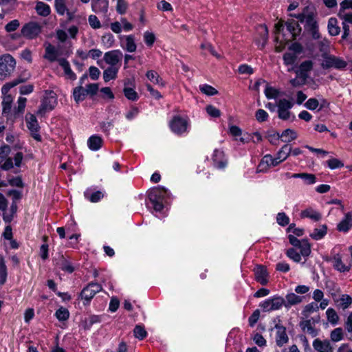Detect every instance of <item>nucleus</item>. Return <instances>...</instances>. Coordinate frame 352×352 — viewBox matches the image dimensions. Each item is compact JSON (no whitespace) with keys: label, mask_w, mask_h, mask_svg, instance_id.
<instances>
[{"label":"nucleus","mask_w":352,"mask_h":352,"mask_svg":"<svg viewBox=\"0 0 352 352\" xmlns=\"http://www.w3.org/2000/svg\"><path fill=\"white\" fill-rule=\"evenodd\" d=\"M291 16L296 17L301 23H304L305 30L309 33L314 39H318L320 37L316 19V14L313 8L307 6L298 14Z\"/></svg>","instance_id":"nucleus-1"},{"label":"nucleus","mask_w":352,"mask_h":352,"mask_svg":"<svg viewBox=\"0 0 352 352\" xmlns=\"http://www.w3.org/2000/svg\"><path fill=\"white\" fill-rule=\"evenodd\" d=\"M16 67V60L9 54L0 56V79L4 80L10 76Z\"/></svg>","instance_id":"nucleus-2"},{"label":"nucleus","mask_w":352,"mask_h":352,"mask_svg":"<svg viewBox=\"0 0 352 352\" xmlns=\"http://www.w3.org/2000/svg\"><path fill=\"white\" fill-rule=\"evenodd\" d=\"M324 60L321 63L323 69L334 67L336 69H343L347 65L346 62L343 59L333 55H328L326 53L322 55Z\"/></svg>","instance_id":"nucleus-3"},{"label":"nucleus","mask_w":352,"mask_h":352,"mask_svg":"<svg viewBox=\"0 0 352 352\" xmlns=\"http://www.w3.org/2000/svg\"><path fill=\"white\" fill-rule=\"evenodd\" d=\"M41 25L36 22H30L25 24L21 28V32L23 37L28 39L36 38L41 32Z\"/></svg>","instance_id":"nucleus-4"},{"label":"nucleus","mask_w":352,"mask_h":352,"mask_svg":"<svg viewBox=\"0 0 352 352\" xmlns=\"http://www.w3.org/2000/svg\"><path fill=\"white\" fill-rule=\"evenodd\" d=\"M293 103L287 99H280L277 101L278 117L283 120H287L290 118L292 113L290 109Z\"/></svg>","instance_id":"nucleus-5"},{"label":"nucleus","mask_w":352,"mask_h":352,"mask_svg":"<svg viewBox=\"0 0 352 352\" xmlns=\"http://www.w3.org/2000/svg\"><path fill=\"white\" fill-rule=\"evenodd\" d=\"M56 98L53 92H50L48 96L43 98L41 104L37 111V114L44 115L47 111H52L56 105Z\"/></svg>","instance_id":"nucleus-6"},{"label":"nucleus","mask_w":352,"mask_h":352,"mask_svg":"<svg viewBox=\"0 0 352 352\" xmlns=\"http://www.w3.org/2000/svg\"><path fill=\"white\" fill-rule=\"evenodd\" d=\"M25 120L27 127L31 133V135L37 141H41V136L38 133L40 126L34 115L31 113L26 114Z\"/></svg>","instance_id":"nucleus-7"},{"label":"nucleus","mask_w":352,"mask_h":352,"mask_svg":"<svg viewBox=\"0 0 352 352\" xmlns=\"http://www.w3.org/2000/svg\"><path fill=\"white\" fill-rule=\"evenodd\" d=\"M319 320V316L306 319L300 321L299 326L302 331L311 335L312 337H316L318 333V331L315 328V324L318 322Z\"/></svg>","instance_id":"nucleus-8"},{"label":"nucleus","mask_w":352,"mask_h":352,"mask_svg":"<svg viewBox=\"0 0 352 352\" xmlns=\"http://www.w3.org/2000/svg\"><path fill=\"white\" fill-rule=\"evenodd\" d=\"M169 125L173 132L180 135L186 131L188 122L182 117L175 116L170 122Z\"/></svg>","instance_id":"nucleus-9"},{"label":"nucleus","mask_w":352,"mask_h":352,"mask_svg":"<svg viewBox=\"0 0 352 352\" xmlns=\"http://www.w3.org/2000/svg\"><path fill=\"white\" fill-rule=\"evenodd\" d=\"M102 290V286L97 283H90L80 293V296L89 302L98 292Z\"/></svg>","instance_id":"nucleus-10"},{"label":"nucleus","mask_w":352,"mask_h":352,"mask_svg":"<svg viewBox=\"0 0 352 352\" xmlns=\"http://www.w3.org/2000/svg\"><path fill=\"white\" fill-rule=\"evenodd\" d=\"M280 162H281L279 159H277V157L276 158H273L272 155H266L262 158L258 164V172L266 171L270 166H276Z\"/></svg>","instance_id":"nucleus-11"},{"label":"nucleus","mask_w":352,"mask_h":352,"mask_svg":"<svg viewBox=\"0 0 352 352\" xmlns=\"http://www.w3.org/2000/svg\"><path fill=\"white\" fill-rule=\"evenodd\" d=\"M122 58V53L120 50H113L106 52L104 55V61L110 67L118 66Z\"/></svg>","instance_id":"nucleus-12"},{"label":"nucleus","mask_w":352,"mask_h":352,"mask_svg":"<svg viewBox=\"0 0 352 352\" xmlns=\"http://www.w3.org/2000/svg\"><path fill=\"white\" fill-rule=\"evenodd\" d=\"M287 30L291 34V38L289 40H295L301 33L302 29L298 24V21L293 19H288L285 23Z\"/></svg>","instance_id":"nucleus-13"},{"label":"nucleus","mask_w":352,"mask_h":352,"mask_svg":"<svg viewBox=\"0 0 352 352\" xmlns=\"http://www.w3.org/2000/svg\"><path fill=\"white\" fill-rule=\"evenodd\" d=\"M275 328L277 330L276 334V343L279 347L283 346L289 341L288 336L286 333V328L280 324H276Z\"/></svg>","instance_id":"nucleus-14"},{"label":"nucleus","mask_w":352,"mask_h":352,"mask_svg":"<svg viewBox=\"0 0 352 352\" xmlns=\"http://www.w3.org/2000/svg\"><path fill=\"white\" fill-rule=\"evenodd\" d=\"M313 347L317 352H333V348L328 340L316 338L313 342Z\"/></svg>","instance_id":"nucleus-15"},{"label":"nucleus","mask_w":352,"mask_h":352,"mask_svg":"<svg viewBox=\"0 0 352 352\" xmlns=\"http://www.w3.org/2000/svg\"><path fill=\"white\" fill-rule=\"evenodd\" d=\"M212 160L214 166L218 168H224L228 163L227 160L225 158L224 152L219 149L214 150L212 155Z\"/></svg>","instance_id":"nucleus-16"},{"label":"nucleus","mask_w":352,"mask_h":352,"mask_svg":"<svg viewBox=\"0 0 352 352\" xmlns=\"http://www.w3.org/2000/svg\"><path fill=\"white\" fill-rule=\"evenodd\" d=\"M166 190L164 187H155L152 188L148 192V199L151 202H156L157 201H162Z\"/></svg>","instance_id":"nucleus-17"},{"label":"nucleus","mask_w":352,"mask_h":352,"mask_svg":"<svg viewBox=\"0 0 352 352\" xmlns=\"http://www.w3.org/2000/svg\"><path fill=\"white\" fill-rule=\"evenodd\" d=\"M45 54L43 58L51 63L58 61L59 59L58 58L59 53L56 48L50 43L45 44Z\"/></svg>","instance_id":"nucleus-18"},{"label":"nucleus","mask_w":352,"mask_h":352,"mask_svg":"<svg viewBox=\"0 0 352 352\" xmlns=\"http://www.w3.org/2000/svg\"><path fill=\"white\" fill-rule=\"evenodd\" d=\"M256 280L263 285H265L267 282V272L265 267L259 265L257 266L254 270Z\"/></svg>","instance_id":"nucleus-19"},{"label":"nucleus","mask_w":352,"mask_h":352,"mask_svg":"<svg viewBox=\"0 0 352 352\" xmlns=\"http://www.w3.org/2000/svg\"><path fill=\"white\" fill-rule=\"evenodd\" d=\"M352 226V212H348L345 218L338 225V230L340 232H347Z\"/></svg>","instance_id":"nucleus-20"},{"label":"nucleus","mask_w":352,"mask_h":352,"mask_svg":"<svg viewBox=\"0 0 352 352\" xmlns=\"http://www.w3.org/2000/svg\"><path fill=\"white\" fill-rule=\"evenodd\" d=\"M58 62L60 66H61L64 69L65 75L69 79L75 80L76 78V74L71 69L69 62L63 58L58 59Z\"/></svg>","instance_id":"nucleus-21"},{"label":"nucleus","mask_w":352,"mask_h":352,"mask_svg":"<svg viewBox=\"0 0 352 352\" xmlns=\"http://www.w3.org/2000/svg\"><path fill=\"white\" fill-rule=\"evenodd\" d=\"M119 69V66L109 67L103 72V78L105 82L116 79Z\"/></svg>","instance_id":"nucleus-22"},{"label":"nucleus","mask_w":352,"mask_h":352,"mask_svg":"<svg viewBox=\"0 0 352 352\" xmlns=\"http://www.w3.org/2000/svg\"><path fill=\"white\" fill-rule=\"evenodd\" d=\"M302 297L299 296L294 293L288 294L285 296L286 300H285V307H289L292 305L299 304L302 302Z\"/></svg>","instance_id":"nucleus-23"},{"label":"nucleus","mask_w":352,"mask_h":352,"mask_svg":"<svg viewBox=\"0 0 352 352\" xmlns=\"http://www.w3.org/2000/svg\"><path fill=\"white\" fill-rule=\"evenodd\" d=\"M35 10L37 14L42 16H47L51 13L50 6L42 1H38L36 3Z\"/></svg>","instance_id":"nucleus-24"},{"label":"nucleus","mask_w":352,"mask_h":352,"mask_svg":"<svg viewBox=\"0 0 352 352\" xmlns=\"http://www.w3.org/2000/svg\"><path fill=\"white\" fill-rule=\"evenodd\" d=\"M17 205L12 202L8 211H3V219L6 223H10L16 213Z\"/></svg>","instance_id":"nucleus-25"},{"label":"nucleus","mask_w":352,"mask_h":352,"mask_svg":"<svg viewBox=\"0 0 352 352\" xmlns=\"http://www.w3.org/2000/svg\"><path fill=\"white\" fill-rule=\"evenodd\" d=\"M276 136L277 138L280 137L278 133L276 134ZM280 138H282L283 142H290L297 138V134L295 131L287 129L283 131Z\"/></svg>","instance_id":"nucleus-26"},{"label":"nucleus","mask_w":352,"mask_h":352,"mask_svg":"<svg viewBox=\"0 0 352 352\" xmlns=\"http://www.w3.org/2000/svg\"><path fill=\"white\" fill-rule=\"evenodd\" d=\"M300 216L302 218H309L315 221H318L321 219L320 213L312 208H307L302 210L300 213Z\"/></svg>","instance_id":"nucleus-27"},{"label":"nucleus","mask_w":352,"mask_h":352,"mask_svg":"<svg viewBox=\"0 0 352 352\" xmlns=\"http://www.w3.org/2000/svg\"><path fill=\"white\" fill-rule=\"evenodd\" d=\"M73 96L74 100L78 103L85 99L87 92H86L85 88L80 85L74 89Z\"/></svg>","instance_id":"nucleus-28"},{"label":"nucleus","mask_w":352,"mask_h":352,"mask_svg":"<svg viewBox=\"0 0 352 352\" xmlns=\"http://www.w3.org/2000/svg\"><path fill=\"white\" fill-rule=\"evenodd\" d=\"M87 144L91 150L97 151L102 146V140L99 136L92 135L89 138Z\"/></svg>","instance_id":"nucleus-29"},{"label":"nucleus","mask_w":352,"mask_h":352,"mask_svg":"<svg viewBox=\"0 0 352 352\" xmlns=\"http://www.w3.org/2000/svg\"><path fill=\"white\" fill-rule=\"evenodd\" d=\"M328 30L329 34L332 36H336L340 34V28L338 26V20L336 18L331 17L329 19Z\"/></svg>","instance_id":"nucleus-30"},{"label":"nucleus","mask_w":352,"mask_h":352,"mask_svg":"<svg viewBox=\"0 0 352 352\" xmlns=\"http://www.w3.org/2000/svg\"><path fill=\"white\" fill-rule=\"evenodd\" d=\"M327 227L326 225H322L318 228H315L310 236L314 240H320L322 239L327 234Z\"/></svg>","instance_id":"nucleus-31"},{"label":"nucleus","mask_w":352,"mask_h":352,"mask_svg":"<svg viewBox=\"0 0 352 352\" xmlns=\"http://www.w3.org/2000/svg\"><path fill=\"white\" fill-rule=\"evenodd\" d=\"M3 94L4 95L2 101L3 113H8L11 110L12 97L10 94H7V93Z\"/></svg>","instance_id":"nucleus-32"},{"label":"nucleus","mask_w":352,"mask_h":352,"mask_svg":"<svg viewBox=\"0 0 352 352\" xmlns=\"http://www.w3.org/2000/svg\"><path fill=\"white\" fill-rule=\"evenodd\" d=\"M333 267L340 272H349L351 269L350 265H344L338 256L333 258Z\"/></svg>","instance_id":"nucleus-33"},{"label":"nucleus","mask_w":352,"mask_h":352,"mask_svg":"<svg viewBox=\"0 0 352 352\" xmlns=\"http://www.w3.org/2000/svg\"><path fill=\"white\" fill-rule=\"evenodd\" d=\"M292 147L288 144H285L277 153V159L280 162L285 160L291 154Z\"/></svg>","instance_id":"nucleus-34"},{"label":"nucleus","mask_w":352,"mask_h":352,"mask_svg":"<svg viewBox=\"0 0 352 352\" xmlns=\"http://www.w3.org/2000/svg\"><path fill=\"white\" fill-rule=\"evenodd\" d=\"M313 67V62L311 60H305L302 62L299 67L300 75L302 77L307 76V72L311 71Z\"/></svg>","instance_id":"nucleus-35"},{"label":"nucleus","mask_w":352,"mask_h":352,"mask_svg":"<svg viewBox=\"0 0 352 352\" xmlns=\"http://www.w3.org/2000/svg\"><path fill=\"white\" fill-rule=\"evenodd\" d=\"M124 48L129 52H135L137 46L135 43V38L133 35L126 36V45Z\"/></svg>","instance_id":"nucleus-36"},{"label":"nucleus","mask_w":352,"mask_h":352,"mask_svg":"<svg viewBox=\"0 0 352 352\" xmlns=\"http://www.w3.org/2000/svg\"><path fill=\"white\" fill-rule=\"evenodd\" d=\"M123 92L128 100L136 101L138 99V93L131 87H124Z\"/></svg>","instance_id":"nucleus-37"},{"label":"nucleus","mask_w":352,"mask_h":352,"mask_svg":"<svg viewBox=\"0 0 352 352\" xmlns=\"http://www.w3.org/2000/svg\"><path fill=\"white\" fill-rule=\"evenodd\" d=\"M54 7L56 12L59 15H64L66 11H67L65 0H55Z\"/></svg>","instance_id":"nucleus-38"},{"label":"nucleus","mask_w":352,"mask_h":352,"mask_svg":"<svg viewBox=\"0 0 352 352\" xmlns=\"http://www.w3.org/2000/svg\"><path fill=\"white\" fill-rule=\"evenodd\" d=\"M318 309H319V307L316 303L311 302V303L307 305L305 307V308L302 312V314L304 316L305 318H307L311 313H313L314 311H317L318 310Z\"/></svg>","instance_id":"nucleus-39"},{"label":"nucleus","mask_w":352,"mask_h":352,"mask_svg":"<svg viewBox=\"0 0 352 352\" xmlns=\"http://www.w3.org/2000/svg\"><path fill=\"white\" fill-rule=\"evenodd\" d=\"M7 267L3 258H0V285L5 284L7 278Z\"/></svg>","instance_id":"nucleus-40"},{"label":"nucleus","mask_w":352,"mask_h":352,"mask_svg":"<svg viewBox=\"0 0 352 352\" xmlns=\"http://www.w3.org/2000/svg\"><path fill=\"white\" fill-rule=\"evenodd\" d=\"M298 248L300 249V254L303 256H308L311 253L310 244L306 239L302 240L300 245Z\"/></svg>","instance_id":"nucleus-41"},{"label":"nucleus","mask_w":352,"mask_h":352,"mask_svg":"<svg viewBox=\"0 0 352 352\" xmlns=\"http://www.w3.org/2000/svg\"><path fill=\"white\" fill-rule=\"evenodd\" d=\"M270 301L273 310L279 309L283 305H285V299L280 296H275L270 299Z\"/></svg>","instance_id":"nucleus-42"},{"label":"nucleus","mask_w":352,"mask_h":352,"mask_svg":"<svg viewBox=\"0 0 352 352\" xmlns=\"http://www.w3.org/2000/svg\"><path fill=\"white\" fill-rule=\"evenodd\" d=\"M339 306L343 309H346L349 307V305L352 303V298L350 296L347 294H343L341 296L340 300H339Z\"/></svg>","instance_id":"nucleus-43"},{"label":"nucleus","mask_w":352,"mask_h":352,"mask_svg":"<svg viewBox=\"0 0 352 352\" xmlns=\"http://www.w3.org/2000/svg\"><path fill=\"white\" fill-rule=\"evenodd\" d=\"M55 315L58 320L65 321L69 318V313L67 309L60 307L56 311Z\"/></svg>","instance_id":"nucleus-44"},{"label":"nucleus","mask_w":352,"mask_h":352,"mask_svg":"<svg viewBox=\"0 0 352 352\" xmlns=\"http://www.w3.org/2000/svg\"><path fill=\"white\" fill-rule=\"evenodd\" d=\"M200 91L208 96H214L218 94V91L209 85H203L199 87Z\"/></svg>","instance_id":"nucleus-45"},{"label":"nucleus","mask_w":352,"mask_h":352,"mask_svg":"<svg viewBox=\"0 0 352 352\" xmlns=\"http://www.w3.org/2000/svg\"><path fill=\"white\" fill-rule=\"evenodd\" d=\"M326 314H327L328 320L331 324H337V322L339 320V317L333 309L329 308L327 310Z\"/></svg>","instance_id":"nucleus-46"},{"label":"nucleus","mask_w":352,"mask_h":352,"mask_svg":"<svg viewBox=\"0 0 352 352\" xmlns=\"http://www.w3.org/2000/svg\"><path fill=\"white\" fill-rule=\"evenodd\" d=\"M331 339L333 342H338L343 339V331L342 328H336L333 330L330 335Z\"/></svg>","instance_id":"nucleus-47"},{"label":"nucleus","mask_w":352,"mask_h":352,"mask_svg":"<svg viewBox=\"0 0 352 352\" xmlns=\"http://www.w3.org/2000/svg\"><path fill=\"white\" fill-rule=\"evenodd\" d=\"M278 94H279V92L277 89H276L275 88H274L272 87L269 86L268 84L267 83V86L265 89V96L268 99L277 98L278 96Z\"/></svg>","instance_id":"nucleus-48"},{"label":"nucleus","mask_w":352,"mask_h":352,"mask_svg":"<svg viewBox=\"0 0 352 352\" xmlns=\"http://www.w3.org/2000/svg\"><path fill=\"white\" fill-rule=\"evenodd\" d=\"M134 336L139 340H143L146 336V331L144 328L140 325H137L133 330Z\"/></svg>","instance_id":"nucleus-49"},{"label":"nucleus","mask_w":352,"mask_h":352,"mask_svg":"<svg viewBox=\"0 0 352 352\" xmlns=\"http://www.w3.org/2000/svg\"><path fill=\"white\" fill-rule=\"evenodd\" d=\"M276 221L277 223L281 226H285L289 223V219L285 212L278 213Z\"/></svg>","instance_id":"nucleus-50"},{"label":"nucleus","mask_w":352,"mask_h":352,"mask_svg":"<svg viewBox=\"0 0 352 352\" xmlns=\"http://www.w3.org/2000/svg\"><path fill=\"white\" fill-rule=\"evenodd\" d=\"M297 59V56L295 54L287 52L283 55L284 63L287 65H293Z\"/></svg>","instance_id":"nucleus-51"},{"label":"nucleus","mask_w":352,"mask_h":352,"mask_svg":"<svg viewBox=\"0 0 352 352\" xmlns=\"http://www.w3.org/2000/svg\"><path fill=\"white\" fill-rule=\"evenodd\" d=\"M128 8V3L125 0H118L116 6V11L120 14H124L126 13Z\"/></svg>","instance_id":"nucleus-52"},{"label":"nucleus","mask_w":352,"mask_h":352,"mask_svg":"<svg viewBox=\"0 0 352 352\" xmlns=\"http://www.w3.org/2000/svg\"><path fill=\"white\" fill-rule=\"evenodd\" d=\"M144 40L148 46L151 47L155 43V36L153 33L146 31L144 34Z\"/></svg>","instance_id":"nucleus-53"},{"label":"nucleus","mask_w":352,"mask_h":352,"mask_svg":"<svg viewBox=\"0 0 352 352\" xmlns=\"http://www.w3.org/2000/svg\"><path fill=\"white\" fill-rule=\"evenodd\" d=\"M20 26V22L17 19H14L9 22L6 26L5 30L7 32L15 31Z\"/></svg>","instance_id":"nucleus-54"},{"label":"nucleus","mask_w":352,"mask_h":352,"mask_svg":"<svg viewBox=\"0 0 352 352\" xmlns=\"http://www.w3.org/2000/svg\"><path fill=\"white\" fill-rule=\"evenodd\" d=\"M287 256L295 262H299L301 260L300 254L294 248L287 250Z\"/></svg>","instance_id":"nucleus-55"},{"label":"nucleus","mask_w":352,"mask_h":352,"mask_svg":"<svg viewBox=\"0 0 352 352\" xmlns=\"http://www.w3.org/2000/svg\"><path fill=\"white\" fill-rule=\"evenodd\" d=\"M327 165L331 169H335L338 168H341L344 166V164L336 158L329 159L327 162Z\"/></svg>","instance_id":"nucleus-56"},{"label":"nucleus","mask_w":352,"mask_h":352,"mask_svg":"<svg viewBox=\"0 0 352 352\" xmlns=\"http://www.w3.org/2000/svg\"><path fill=\"white\" fill-rule=\"evenodd\" d=\"M255 117L258 122H263L267 120L268 113L263 109H258L255 113Z\"/></svg>","instance_id":"nucleus-57"},{"label":"nucleus","mask_w":352,"mask_h":352,"mask_svg":"<svg viewBox=\"0 0 352 352\" xmlns=\"http://www.w3.org/2000/svg\"><path fill=\"white\" fill-rule=\"evenodd\" d=\"M10 152V148L8 145H4L0 148V164L8 157Z\"/></svg>","instance_id":"nucleus-58"},{"label":"nucleus","mask_w":352,"mask_h":352,"mask_svg":"<svg viewBox=\"0 0 352 352\" xmlns=\"http://www.w3.org/2000/svg\"><path fill=\"white\" fill-rule=\"evenodd\" d=\"M206 110L209 116L213 118H219L221 116V111L215 107L210 104L206 107Z\"/></svg>","instance_id":"nucleus-59"},{"label":"nucleus","mask_w":352,"mask_h":352,"mask_svg":"<svg viewBox=\"0 0 352 352\" xmlns=\"http://www.w3.org/2000/svg\"><path fill=\"white\" fill-rule=\"evenodd\" d=\"M301 179H302L307 185L313 184L316 182L315 175L311 173H302Z\"/></svg>","instance_id":"nucleus-60"},{"label":"nucleus","mask_w":352,"mask_h":352,"mask_svg":"<svg viewBox=\"0 0 352 352\" xmlns=\"http://www.w3.org/2000/svg\"><path fill=\"white\" fill-rule=\"evenodd\" d=\"M27 99L23 97H20L18 100V105L15 107L14 110L16 113H23L25 107Z\"/></svg>","instance_id":"nucleus-61"},{"label":"nucleus","mask_w":352,"mask_h":352,"mask_svg":"<svg viewBox=\"0 0 352 352\" xmlns=\"http://www.w3.org/2000/svg\"><path fill=\"white\" fill-rule=\"evenodd\" d=\"M146 77L150 81L155 84H159L161 80L160 76L153 70L148 71L146 73Z\"/></svg>","instance_id":"nucleus-62"},{"label":"nucleus","mask_w":352,"mask_h":352,"mask_svg":"<svg viewBox=\"0 0 352 352\" xmlns=\"http://www.w3.org/2000/svg\"><path fill=\"white\" fill-rule=\"evenodd\" d=\"M88 21L90 26L94 29H98L101 27V23L96 15H90Z\"/></svg>","instance_id":"nucleus-63"},{"label":"nucleus","mask_w":352,"mask_h":352,"mask_svg":"<svg viewBox=\"0 0 352 352\" xmlns=\"http://www.w3.org/2000/svg\"><path fill=\"white\" fill-rule=\"evenodd\" d=\"M305 106L309 110H315L319 106V102L316 98H309L305 102Z\"/></svg>","instance_id":"nucleus-64"}]
</instances>
